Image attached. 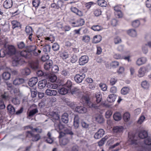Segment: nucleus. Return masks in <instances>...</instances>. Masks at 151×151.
Listing matches in <instances>:
<instances>
[{"label":"nucleus","instance_id":"864d4df0","mask_svg":"<svg viewBox=\"0 0 151 151\" xmlns=\"http://www.w3.org/2000/svg\"><path fill=\"white\" fill-rule=\"evenodd\" d=\"M108 138V137L106 136H105L104 138L101 139L98 142L99 146H101L103 145L105 141Z\"/></svg>","mask_w":151,"mask_h":151},{"label":"nucleus","instance_id":"f704fd0d","mask_svg":"<svg viewBox=\"0 0 151 151\" xmlns=\"http://www.w3.org/2000/svg\"><path fill=\"white\" fill-rule=\"evenodd\" d=\"M20 59L17 57H15L13 58L12 61V64L13 66H16L19 63Z\"/></svg>","mask_w":151,"mask_h":151},{"label":"nucleus","instance_id":"0e129e2a","mask_svg":"<svg viewBox=\"0 0 151 151\" xmlns=\"http://www.w3.org/2000/svg\"><path fill=\"white\" fill-rule=\"evenodd\" d=\"M6 51L4 49H2L0 50V57L3 58L6 55Z\"/></svg>","mask_w":151,"mask_h":151},{"label":"nucleus","instance_id":"bf43d9fd","mask_svg":"<svg viewBox=\"0 0 151 151\" xmlns=\"http://www.w3.org/2000/svg\"><path fill=\"white\" fill-rule=\"evenodd\" d=\"M57 76L55 75H52L50 76V81L51 82H55L57 80Z\"/></svg>","mask_w":151,"mask_h":151},{"label":"nucleus","instance_id":"0eeeda50","mask_svg":"<svg viewBox=\"0 0 151 151\" xmlns=\"http://www.w3.org/2000/svg\"><path fill=\"white\" fill-rule=\"evenodd\" d=\"M104 134V132L103 129H100L96 132L94 135V137L96 139L101 138Z\"/></svg>","mask_w":151,"mask_h":151},{"label":"nucleus","instance_id":"dca6fc26","mask_svg":"<svg viewBox=\"0 0 151 151\" xmlns=\"http://www.w3.org/2000/svg\"><path fill=\"white\" fill-rule=\"evenodd\" d=\"M148 136L147 131L145 130H142L139 131V137L141 139L146 138Z\"/></svg>","mask_w":151,"mask_h":151},{"label":"nucleus","instance_id":"6ab92c4d","mask_svg":"<svg viewBox=\"0 0 151 151\" xmlns=\"http://www.w3.org/2000/svg\"><path fill=\"white\" fill-rule=\"evenodd\" d=\"M76 111L80 113H84L86 112L87 109L83 106H77L75 109Z\"/></svg>","mask_w":151,"mask_h":151},{"label":"nucleus","instance_id":"13d9d810","mask_svg":"<svg viewBox=\"0 0 151 151\" xmlns=\"http://www.w3.org/2000/svg\"><path fill=\"white\" fill-rule=\"evenodd\" d=\"M101 14V12L100 9H96L94 10V14L96 16H99Z\"/></svg>","mask_w":151,"mask_h":151},{"label":"nucleus","instance_id":"58836bf2","mask_svg":"<svg viewBox=\"0 0 151 151\" xmlns=\"http://www.w3.org/2000/svg\"><path fill=\"white\" fill-rule=\"evenodd\" d=\"M38 112V109H33L30 111L28 116L29 117L32 116L35 114L37 113Z\"/></svg>","mask_w":151,"mask_h":151},{"label":"nucleus","instance_id":"052dcab7","mask_svg":"<svg viewBox=\"0 0 151 151\" xmlns=\"http://www.w3.org/2000/svg\"><path fill=\"white\" fill-rule=\"evenodd\" d=\"M40 3L39 0H33L32 1L33 6L35 7H37L39 6Z\"/></svg>","mask_w":151,"mask_h":151},{"label":"nucleus","instance_id":"c03bdc74","mask_svg":"<svg viewBox=\"0 0 151 151\" xmlns=\"http://www.w3.org/2000/svg\"><path fill=\"white\" fill-rule=\"evenodd\" d=\"M20 55L25 58H28L29 57V53L26 51H22L20 52Z\"/></svg>","mask_w":151,"mask_h":151},{"label":"nucleus","instance_id":"7ed1b4c3","mask_svg":"<svg viewBox=\"0 0 151 151\" xmlns=\"http://www.w3.org/2000/svg\"><path fill=\"white\" fill-rule=\"evenodd\" d=\"M93 119L97 122L101 124L104 122V119L102 115L100 114H96L93 116Z\"/></svg>","mask_w":151,"mask_h":151},{"label":"nucleus","instance_id":"412c9836","mask_svg":"<svg viewBox=\"0 0 151 151\" xmlns=\"http://www.w3.org/2000/svg\"><path fill=\"white\" fill-rule=\"evenodd\" d=\"M7 109L8 112L11 114H14L15 113V109L12 105L9 104L8 106Z\"/></svg>","mask_w":151,"mask_h":151},{"label":"nucleus","instance_id":"c756f323","mask_svg":"<svg viewBox=\"0 0 151 151\" xmlns=\"http://www.w3.org/2000/svg\"><path fill=\"white\" fill-rule=\"evenodd\" d=\"M10 74L8 72H5L3 73L2 75L3 78L5 80H9L10 78Z\"/></svg>","mask_w":151,"mask_h":151},{"label":"nucleus","instance_id":"4d7b16f0","mask_svg":"<svg viewBox=\"0 0 151 151\" xmlns=\"http://www.w3.org/2000/svg\"><path fill=\"white\" fill-rule=\"evenodd\" d=\"M51 116L55 120H58L59 119V116L58 114L55 112H52L51 113Z\"/></svg>","mask_w":151,"mask_h":151},{"label":"nucleus","instance_id":"de8ad7c7","mask_svg":"<svg viewBox=\"0 0 151 151\" xmlns=\"http://www.w3.org/2000/svg\"><path fill=\"white\" fill-rule=\"evenodd\" d=\"M85 100L86 101V103L87 105L89 107L92 108L94 107L95 106L94 105L92 104L89 101V99L87 98H85Z\"/></svg>","mask_w":151,"mask_h":151},{"label":"nucleus","instance_id":"49530a36","mask_svg":"<svg viewBox=\"0 0 151 151\" xmlns=\"http://www.w3.org/2000/svg\"><path fill=\"white\" fill-rule=\"evenodd\" d=\"M59 70L58 66L56 65H55L52 67L51 71L53 73H57L59 71Z\"/></svg>","mask_w":151,"mask_h":151},{"label":"nucleus","instance_id":"7c9ffc66","mask_svg":"<svg viewBox=\"0 0 151 151\" xmlns=\"http://www.w3.org/2000/svg\"><path fill=\"white\" fill-rule=\"evenodd\" d=\"M123 130V128L122 127L118 126L115 127L113 129V131L115 133L121 132Z\"/></svg>","mask_w":151,"mask_h":151},{"label":"nucleus","instance_id":"a878e982","mask_svg":"<svg viewBox=\"0 0 151 151\" xmlns=\"http://www.w3.org/2000/svg\"><path fill=\"white\" fill-rule=\"evenodd\" d=\"M74 125L76 128H78L79 126V118L78 115H75L74 117Z\"/></svg>","mask_w":151,"mask_h":151},{"label":"nucleus","instance_id":"4468645a","mask_svg":"<svg viewBox=\"0 0 151 151\" xmlns=\"http://www.w3.org/2000/svg\"><path fill=\"white\" fill-rule=\"evenodd\" d=\"M135 142V140L134 139V136L133 134H129L128 139L127 142V143L128 145H132Z\"/></svg>","mask_w":151,"mask_h":151},{"label":"nucleus","instance_id":"5701e85b","mask_svg":"<svg viewBox=\"0 0 151 151\" xmlns=\"http://www.w3.org/2000/svg\"><path fill=\"white\" fill-rule=\"evenodd\" d=\"M101 40V36L100 35H97L94 37L93 42L94 43H97L100 42Z\"/></svg>","mask_w":151,"mask_h":151},{"label":"nucleus","instance_id":"bb28decb","mask_svg":"<svg viewBox=\"0 0 151 151\" xmlns=\"http://www.w3.org/2000/svg\"><path fill=\"white\" fill-rule=\"evenodd\" d=\"M130 90V88L129 87H124L121 90V93L123 95H126L129 92Z\"/></svg>","mask_w":151,"mask_h":151},{"label":"nucleus","instance_id":"423d86ee","mask_svg":"<svg viewBox=\"0 0 151 151\" xmlns=\"http://www.w3.org/2000/svg\"><path fill=\"white\" fill-rule=\"evenodd\" d=\"M85 77V75L84 74H77L75 76L74 79L77 83H79L82 82Z\"/></svg>","mask_w":151,"mask_h":151},{"label":"nucleus","instance_id":"774afa93","mask_svg":"<svg viewBox=\"0 0 151 151\" xmlns=\"http://www.w3.org/2000/svg\"><path fill=\"white\" fill-rule=\"evenodd\" d=\"M145 143L147 145H151V139L150 138L146 139L145 140Z\"/></svg>","mask_w":151,"mask_h":151},{"label":"nucleus","instance_id":"cd10ccee","mask_svg":"<svg viewBox=\"0 0 151 151\" xmlns=\"http://www.w3.org/2000/svg\"><path fill=\"white\" fill-rule=\"evenodd\" d=\"M52 65V62L50 60L47 61L44 65V68L46 70H48L50 68Z\"/></svg>","mask_w":151,"mask_h":151},{"label":"nucleus","instance_id":"79ce46f5","mask_svg":"<svg viewBox=\"0 0 151 151\" xmlns=\"http://www.w3.org/2000/svg\"><path fill=\"white\" fill-rule=\"evenodd\" d=\"M145 119V117L143 116H141L139 118L137 121V123L138 124H141L144 122Z\"/></svg>","mask_w":151,"mask_h":151},{"label":"nucleus","instance_id":"72a5a7b5","mask_svg":"<svg viewBox=\"0 0 151 151\" xmlns=\"http://www.w3.org/2000/svg\"><path fill=\"white\" fill-rule=\"evenodd\" d=\"M97 2L98 5L101 7H106L107 5V2L104 0H98Z\"/></svg>","mask_w":151,"mask_h":151},{"label":"nucleus","instance_id":"39448f33","mask_svg":"<svg viewBox=\"0 0 151 151\" xmlns=\"http://www.w3.org/2000/svg\"><path fill=\"white\" fill-rule=\"evenodd\" d=\"M147 60V58L145 57H143L138 58L136 62V64L139 66L145 64Z\"/></svg>","mask_w":151,"mask_h":151},{"label":"nucleus","instance_id":"2f4dec72","mask_svg":"<svg viewBox=\"0 0 151 151\" xmlns=\"http://www.w3.org/2000/svg\"><path fill=\"white\" fill-rule=\"evenodd\" d=\"M84 23V20L83 19H80L76 22V25H73V27H79L83 25Z\"/></svg>","mask_w":151,"mask_h":151},{"label":"nucleus","instance_id":"ddd939ff","mask_svg":"<svg viewBox=\"0 0 151 151\" xmlns=\"http://www.w3.org/2000/svg\"><path fill=\"white\" fill-rule=\"evenodd\" d=\"M59 54L60 57L63 60L66 59L69 57V55L68 52L65 51L60 52Z\"/></svg>","mask_w":151,"mask_h":151},{"label":"nucleus","instance_id":"a18cd8bd","mask_svg":"<svg viewBox=\"0 0 151 151\" xmlns=\"http://www.w3.org/2000/svg\"><path fill=\"white\" fill-rule=\"evenodd\" d=\"M47 87L48 88H51L53 89H56L58 88V86L57 85L54 83H49L47 84Z\"/></svg>","mask_w":151,"mask_h":151},{"label":"nucleus","instance_id":"3c124183","mask_svg":"<svg viewBox=\"0 0 151 151\" xmlns=\"http://www.w3.org/2000/svg\"><path fill=\"white\" fill-rule=\"evenodd\" d=\"M96 97L97 102L99 103L101 101L102 99V95L101 93H97L96 95Z\"/></svg>","mask_w":151,"mask_h":151},{"label":"nucleus","instance_id":"37998d69","mask_svg":"<svg viewBox=\"0 0 151 151\" xmlns=\"http://www.w3.org/2000/svg\"><path fill=\"white\" fill-rule=\"evenodd\" d=\"M119 63L117 61H113L110 64L111 67L113 68H117L119 66Z\"/></svg>","mask_w":151,"mask_h":151},{"label":"nucleus","instance_id":"c85d7f7f","mask_svg":"<svg viewBox=\"0 0 151 151\" xmlns=\"http://www.w3.org/2000/svg\"><path fill=\"white\" fill-rule=\"evenodd\" d=\"M142 87L144 89H147L149 87V84L146 81H142L141 83Z\"/></svg>","mask_w":151,"mask_h":151},{"label":"nucleus","instance_id":"6e6d98bb","mask_svg":"<svg viewBox=\"0 0 151 151\" xmlns=\"http://www.w3.org/2000/svg\"><path fill=\"white\" fill-rule=\"evenodd\" d=\"M1 97L4 99L7 100L9 97V94L7 92H4V93L1 95Z\"/></svg>","mask_w":151,"mask_h":151},{"label":"nucleus","instance_id":"5fc2aeb1","mask_svg":"<svg viewBox=\"0 0 151 151\" xmlns=\"http://www.w3.org/2000/svg\"><path fill=\"white\" fill-rule=\"evenodd\" d=\"M140 22L139 20H135L132 22V25L133 27H137L139 25Z\"/></svg>","mask_w":151,"mask_h":151},{"label":"nucleus","instance_id":"b1692460","mask_svg":"<svg viewBox=\"0 0 151 151\" xmlns=\"http://www.w3.org/2000/svg\"><path fill=\"white\" fill-rule=\"evenodd\" d=\"M68 115L67 113H64L62 116V122L65 124L67 123L69 121L68 118Z\"/></svg>","mask_w":151,"mask_h":151},{"label":"nucleus","instance_id":"e433bc0d","mask_svg":"<svg viewBox=\"0 0 151 151\" xmlns=\"http://www.w3.org/2000/svg\"><path fill=\"white\" fill-rule=\"evenodd\" d=\"M113 114L112 111L110 109H109L107 110L105 114V116L106 118H109Z\"/></svg>","mask_w":151,"mask_h":151},{"label":"nucleus","instance_id":"a211bd4d","mask_svg":"<svg viewBox=\"0 0 151 151\" xmlns=\"http://www.w3.org/2000/svg\"><path fill=\"white\" fill-rule=\"evenodd\" d=\"M47 84V81L45 80H43L40 81L38 84V88L39 89H42L44 88Z\"/></svg>","mask_w":151,"mask_h":151},{"label":"nucleus","instance_id":"680f3d73","mask_svg":"<svg viewBox=\"0 0 151 151\" xmlns=\"http://www.w3.org/2000/svg\"><path fill=\"white\" fill-rule=\"evenodd\" d=\"M12 24L14 28L18 27L20 26V23L15 20H13L12 22Z\"/></svg>","mask_w":151,"mask_h":151},{"label":"nucleus","instance_id":"2eb2a0df","mask_svg":"<svg viewBox=\"0 0 151 151\" xmlns=\"http://www.w3.org/2000/svg\"><path fill=\"white\" fill-rule=\"evenodd\" d=\"M38 80L37 77H33L31 78L29 81V84L31 87L35 86L37 83Z\"/></svg>","mask_w":151,"mask_h":151},{"label":"nucleus","instance_id":"473e14b6","mask_svg":"<svg viewBox=\"0 0 151 151\" xmlns=\"http://www.w3.org/2000/svg\"><path fill=\"white\" fill-rule=\"evenodd\" d=\"M91 38L88 35H84L82 37V40L85 43H88L90 40Z\"/></svg>","mask_w":151,"mask_h":151},{"label":"nucleus","instance_id":"f8f14e48","mask_svg":"<svg viewBox=\"0 0 151 151\" xmlns=\"http://www.w3.org/2000/svg\"><path fill=\"white\" fill-rule=\"evenodd\" d=\"M6 53L9 55H12L15 53V49L13 46H9L6 50Z\"/></svg>","mask_w":151,"mask_h":151},{"label":"nucleus","instance_id":"338daca9","mask_svg":"<svg viewBox=\"0 0 151 151\" xmlns=\"http://www.w3.org/2000/svg\"><path fill=\"white\" fill-rule=\"evenodd\" d=\"M60 48L59 45L57 43H55L52 46V48L54 50L56 51L59 50Z\"/></svg>","mask_w":151,"mask_h":151},{"label":"nucleus","instance_id":"a19ab883","mask_svg":"<svg viewBox=\"0 0 151 151\" xmlns=\"http://www.w3.org/2000/svg\"><path fill=\"white\" fill-rule=\"evenodd\" d=\"M25 31L28 35H32V29L30 26H27L25 28Z\"/></svg>","mask_w":151,"mask_h":151},{"label":"nucleus","instance_id":"8fccbe9b","mask_svg":"<svg viewBox=\"0 0 151 151\" xmlns=\"http://www.w3.org/2000/svg\"><path fill=\"white\" fill-rule=\"evenodd\" d=\"M31 92V96L32 98L35 97L37 94V90L36 89L31 88L30 89Z\"/></svg>","mask_w":151,"mask_h":151},{"label":"nucleus","instance_id":"09e8293b","mask_svg":"<svg viewBox=\"0 0 151 151\" xmlns=\"http://www.w3.org/2000/svg\"><path fill=\"white\" fill-rule=\"evenodd\" d=\"M91 29L94 31H99L101 30L102 28L99 25H94L91 27Z\"/></svg>","mask_w":151,"mask_h":151},{"label":"nucleus","instance_id":"aec40b11","mask_svg":"<svg viewBox=\"0 0 151 151\" xmlns=\"http://www.w3.org/2000/svg\"><path fill=\"white\" fill-rule=\"evenodd\" d=\"M113 118L116 121H119L122 119V115L120 113L116 112L114 113L113 115Z\"/></svg>","mask_w":151,"mask_h":151},{"label":"nucleus","instance_id":"69168bd1","mask_svg":"<svg viewBox=\"0 0 151 151\" xmlns=\"http://www.w3.org/2000/svg\"><path fill=\"white\" fill-rule=\"evenodd\" d=\"M117 81V79L115 78H112L110 79V82L111 85H114Z\"/></svg>","mask_w":151,"mask_h":151},{"label":"nucleus","instance_id":"6e6552de","mask_svg":"<svg viewBox=\"0 0 151 151\" xmlns=\"http://www.w3.org/2000/svg\"><path fill=\"white\" fill-rule=\"evenodd\" d=\"M46 94L50 96H55L58 93L57 91L54 90H51L49 89H47L45 91Z\"/></svg>","mask_w":151,"mask_h":151},{"label":"nucleus","instance_id":"20e7f679","mask_svg":"<svg viewBox=\"0 0 151 151\" xmlns=\"http://www.w3.org/2000/svg\"><path fill=\"white\" fill-rule=\"evenodd\" d=\"M36 47L35 46H30L28 48V53H29V54L30 55V53H33L35 56L37 55L38 54H40L41 52V51L38 50V53H37L36 51Z\"/></svg>","mask_w":151,"mask_h":151},{"label":"nucleus","instance_id":"f03ea898","mask_svg":"<svg viewBox=\"0 0 151 151\" xmlns=\"http://www.w3.org/2000/svg\"><path fill=\"white\" fill-rule=\"evenodd\" d=\"M89 60V57L88 56L86 55L82 56L79 60V65L81 66L83 65L88 63Z\"/></svg>","mask_w":151,"mask_h":151},{"label":"nucleus","instance_id":"ea45409f","mask_svg":"<svg viewBox=\"0 0 151 151\" xmlns=\"http://www.w3.org/2000/svg\"><path fill=\"white\" fill-rule=\"evenodd\" d=\"M30 73V70L28 68H25L21 70L22 73L24 75H28Z\"/></svg>","mask_w":151,"mask_h":151},{"label":"nucleus","instance_id":"4be33fe9","mask_svg":"<svg viewBox=\"0 0 151 151\" xmlns=\"http://www.w3.org/2000/svg\"><path fill=\"white\" fill-rule=\"evenodd\" d=\"M127 33L130 36L133 37H136L137 35V32L134 29H130L128 30Z\"/></svg>","mask_w":151,"mask_h":151},{"label":"nucleus","instance_id":"9b49d317","mask_svg":"<svg viewBox=\"0 0 151 151\" xmlns=\"http://www.w3.org/2000/svg\"><path fill=\"white\" fill-rule=\"evenodd\" d=\"M12 0H6L4 2L3 6L6 9H9L12 7Z\"/></svg>","mask_w":151,"mask_h":151},{"label":"nucleus","instance_id":"f257e3e1","mask_svg":"<svg viewBox=\"0 0 151 151\" xmlns=\"http://www.w3.org/2000/svg\"><path fill=\"white\" fill-rule=\"evenodd\" d=\"M151 70V66L147 65L145 66L140 68L138 71V76L139 77H142L145 75V74Z\"/></svg>","mask_w":151,"mask_h":151},{"label":"nucleus","instance_id":"f3484780","mask_svg":"<svg viewBox=\"0 0 151 151\" xmlns=\"http://www.w3.org/2000/svg\"><path fill=\"white\" fill-rule=\"evenodd\" d=\"M130 114L128 112H125L123 115V118L124 121L127 122L129 121L130 119Z\"/></svg>","mask_w":151,"mask_h":151},{"label":"nucleus","instance_id":"c9c22d12","mask_svg":"<svg viewBox=\"0 0 151 151\" xmlns=\"http://www.w3.org/2000/svg\"><path fill=\"white\" fill-rule=\"evenodd\" d=\"M58 93L61 95H65L68 92V89L64 88H62L58 90Z\"/></svg>","mask_w":151,"mask_h":151},{"label":"nucleus","instance_id":"9d476101","mask_svg":"<svg viewBox=\"0 0 151 151\" xmlns=\"http://www.w3.org/2000/svg\"><path fill=\"white\" fill-rule=\"evenodd\" d=\"M116 95L113 94L109 95L107 99V101L109 103H113L114 102L116 99Z\"/></svg>","mask_w":151,"mask_h":151},{"label":"nucleus","instance_id":"1a4fd4ad","mask_svg":"<svg viewBox=\"0 0 151 151\" xmlns=\"http://www.w3.org/2000/svg\"><path fill=\"white\" fill-rule=\"evenodd\" d=\"M70 9L72 12L79 16H82L83 15V12L75 7H72Z\"/></svg>","mask_w":151,"mask_h":151},{"label":"nucleus","instance_id":"4c0bfd02","mask_svg":"<svg viewBox=\"0 0 151 151\" xmlns=\"http://www.w3.org/2000/svg\"><path fill=\"white\" fill-rule=\"evenodd\" d=\"M69 142V140L67 138H63L60 141V144L61 146H64L66 145Z\"/></svg>","mask_w":151,"mask_h":151},{"label":"nucleus","instance_id":"603ef678","mask_svg":"<svg viewBox=\"0 0 151 151\" xmlns=\"http://www.w3.org/2000/svg\"><path fill=\"white\" fill-rule=\"evenodd\" d=\"M99 86L101 89L103 91H106L107 89V86L105 84L101 83L99 84Z\"/></svg>","mask_w":151,"mask_h":151},{"label":"nucleus","instance_id":"393cba45","mask_svg":"<svg viewBox=\"0 0 151 151\" xmlns=\"http://www.w3.org/2000/svg\"><path fill=\"white\" fill-rule=\"evenodd\" d=\"M24 82V80L22 78H17L13 81V83L15 85H17L20 84Z\"/></svg>","mask_w":151,"mask_h":151},{"label":"nucleus","instance_id":"e2e57ef3","mask_svg":"<svg viewBox=\"0 0 151 151\" xmlns=\"http://www.w3.org/2000/svg\"><path fill=\"white\" fill-rule=\"evenodd\" d=\"M65 86L68 88V89H70L72 86V83L70 81H68Z\"/></svg>","mask_w":151,"mask_h":151}]
</instances>
